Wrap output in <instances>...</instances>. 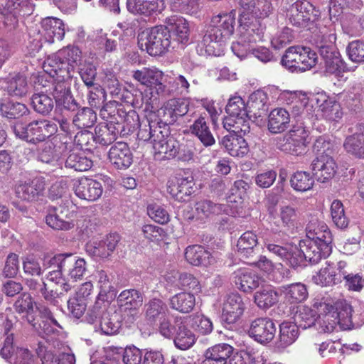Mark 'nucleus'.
<instances>
[{
    "instance_id": "f257e3e1",
    "label": "nucleus",
    "mask_w": 364,
    "mask_h": 364,
    "mask_svg": "<svg viewBox=\"0 0 364 364\" xmlns=\"http://www.w3.org/2000/svg\"><path fill=\"white\" fill-rule=\"evenodd\" d=\"M317 322L323 332H331L336 325L343 330L353 326L352 307L344 300L334 301L330 297H316L312 307L303 306L294 317L299 328L306 329Z\"/></svg>"
},
{
    "instance_id": "f03ea898",
    "label": "nucleus",
    "mask_w": 364,
    "mask_h": 364,
    "mask_svg": "<svg viewBox=\"0 0 364 364\" xmlns=\"http://www.w3.org/2000/svg\"><path fill=\"white\" fill-rule=\"evenodd\" d=\"M235 26V14L232 11L213 16L201 42L206 52L216 55L214 49L230 38L234 33Z\"/></svg>"
},
{
    "instance_id": "7ed1b4c3",
    "label": "nucleus",
    "mask_w": 364,
    "mask_h": 364,
    "mask_svg": "<svg viewBox=\"0 0 364 364\" xmlns=\"http://www.w3.org/2000/svg\"><path fill=\"white\" fill-rule=\"evenodd\" d=\"M228 116L223 119V127L233 132H243L247 134L250 132V118L247 104L240 96L230 98L225 107Z\"/></svg>"
},
{
    "instance_id": "20e7f679",
    "label": "nucleus",
    "mask_w": 364,
    "mask_h": 364,
    "mask_svg": "<svg viewBox=\"0 0 364 364\" xmlns=\"http://www.w3.org/2000/svg\"><path fill=\"white\" fill-rule=\"evenodd\" d=\"M138 43L151 56L164 54L171 45V35L168 26H156L146 29L138 36Z\"/></svg>"
},
{
    "instance_id": "39448f33",
    "label": "nucleus",
    "mask_w": 364,
    "mask_h": 364,
    "mask_svg": "<svg viewBox=\"0 0 364 364\" xmlns=\"http://www.w3.org/2000/svg\"><path fill=\"white\" fill-rule=\"evenodd\" d=\"M12 129L17 138L32 144L44 142L58 129L55 123L46 119L33 120L26 125L16 124Z\"/></svg>"
},
{
    "instance_id": "423d86ee",
    "label": "nucleus",
    "mask_w": 364,
    "mask_h": 364,
    "mask_svg": "<svg viewBox=\"0 0 364 364\" xmlns=\"http://www.w3.org/2000/svg\"><path fill=\"white\" fill-rule=\"evenodd\" d=\"M321 17V11L311 2L298 0L286 9V19L289 24L310 30Z\"/></svg>"
},
{
    "instance_id": "0eeeda50",
    "label": "nucleus",
    "mask_w": 364,
    "mask_h": 364,
    "mask_svg": "<svg viewBox=\"0 0 364 364\" xmlns=\"http://www.w3.org/2000/svg\"><path fill=\"white\" fill-rule=\"evenodd\" d=\"M310 126L306 122L293 125L291 129L285 135L278 137L276 146L287 154L299 156L306 149Z\"/></svg>"
},
{
    "instance_id": "6e6552de",
    "label": "nucleus",
    "mask_w": 364,
    "mask_h": 364,
    "mask_svg": "<svg viewBox=\"0 0 364 364\" xmlns=\"http://www.w3.org/2000/svg\"><path fill=\"white\" fill-rule=\"evenodd\" d=\"M82 60V52L76 46H67L49 56L44 62L43 68L46 73L55 74L60 73H69L70 69L79 66Z\"/></svg>"
},
{
    "instance_id": "1a4fd4ad",
    "label": "nucleus",
    "mask_w": 364,
    "mask_h": 364,
    "mask_svg": "<svg viewBox=\"0 0 364 364\" xmlns=\"http://www.w3.org/2000/svg\"><path fill=\"white\" fill-rule=\"evenodd\" d=\"M238 33L242 41L256 43L264 41L265 24L254 15L242 12L240 15Z\"/></svg>"
},
{
    "instance_id": "9d476101",
    "label": "nucleus",
    "mask_w": 364,
    "mask_h": 364,
    "mask_svg": "<svg viewBox=\"0 0 364 364\" xmlns=\"http://www.w3.org/2000/svg\"><path fill=\"white\" fill-rule=\"evenodd\" d=\"M34 7L32 0H6L5 6L1 11L4 24L10 28H16L19 17L31 15Z\"/></svg>"
},
{
    "instance_id": "9b49d317",
    "label": "nucleus",
    "mask_w": 364,
    "mask_h": 364,
    "mask_svg": "<svg viewBox=\"0 0 364 364\" xmlns=\"http://www.w3.org/2000/svg\"><path fill=\"white\" fill-rule=\"evenodd\" d=\"M134 80L145 85L151 90V94L156 92L158 95H164L166 86L164 84V75L156 68H143L133 71Z\"/></svg>"
},
{
    "instance_id": "f8f14e48",
    "label": "nucleus",
    "mask_w": 364,
    "mask_h": 364,
    "mask_svg": "<svg viewBox=\"0 0 364 364\" xmlns=\"http://www.w3.org/2000/svg\"><path fill=\"white\" fill-rule=\"evenodd\" d=\"M245 306L242 297L238 294H230L224 300L222 309L221 321L224 326L231 329L241 318Z\"/></svg>"
},
{
    "instance_id": "ddd939ff",
    "label": "nucleus",
    "mask_w": 364,
    "mask_h": 364,
    "mask_svg": "<svg viewBox=\"0 0 364 364\" xmlns=\"http://www.w3.org/2000/svg\"><path fill=\"white\" fill-rule=\"evenodd\" d=\"M189 106L188 98L170 99L158 111V115L164 126L168 127L169 124H174L179 117L186 114Z\"/></svg>"
},
{
    "instance_id": "4468645a",
    "label": "nucleus",
    "mask_w": 364,
    "mask_h": 364,
    "mask_svg": "<svg viewBox=\"0 0 364 364\" xmlns=\"http://www.w3.org/2000/svg\"><path fill=\"white\" fill-rule=\"evenodd\" d=\"M117 305L121 311L129 312L132 321L136 319L139 308L144 302L143 293L136 289H127L116 296Z\"/></svg>"
},
{
    "instance_id": "2eb2a0df",
    "label": "nucleus",
    "mask_w": 364,
    "mask_h": 364,
    "mask_svg": "<svg viewBox=\"0 0 364 364\" xmlns=\"http://www.w3.org/2000/svg\"><path fill=\"white\" fill-rule=\"evenodd\" d=\"M276 331V326L271 318L260 317L251 322L248 333L255 341L264 344L272 341Z\"/></svg>"
},
{
    "instance_id": "dca6fc26",
    "label": "nucleus",
    "mask_w": 364,
    "mask_h": 364,
    "mask_svg": "<svg viewBox=\"0 0 364 364\" xmlns=\"http://www.w3.org/2000/svg\"><path fill=\"white\" fill-rule=\"evenodd\" d=\"M119 240L120 236L118 234H109L104 240L87 242L85 250L92 257L107 258L114 252Z\"/></svg>"
},
{
    "instance_id": "f3484780",
    "label": "nucleus",
    "mask_w": 364,
    "mask_h": 364,
    "mask_svg": "<svg viewBox=\"0 0 364 364\" xmlns=\"http://www.w3.org/2000/svg\"><path fill=\"white\" fill-rule=\"evenodd\" d=\"M229 134L225 135L221 141L220 144L228 154L233 157H244L249 151V146L244 138L243 132H233L228 130Z\"/></svg>"
},
{
    "instance_id": "a211bd4d",
    "label": "nucleus",
    "mask_w": 364,
    "mask_h": 364,
    "mask_svg": "<svg viewBox=\"0 0 364 364\" xmlns=\"http://www.w3.org/2000/svg\"><path fill=\"white\" fill-rule=\"evenodd\" d=\"M108 159L115 168L125 170L133 163V154L127 143L118 141L111 146Z\"/></svg>"
},
{
    "instance_id": "6ab92c4d",
    "label": "nucleus",
    "mask_w": 364,
    "mask_h": 364,
    "mask_svg": "<svg viewBox=\"0 0 364 364\" xmlns=\"http://www.w3.org/2000/svg\"><path fill=\"white\" fill-rule=\"evenodd\" d=\"M314 177L321 183L331 179L336 172V164L329 154L319 155L311 163Z\"/></svg>"
},
{
    "instance_id": "aec40b11",
    "label": "nucleus",
    "mask_w": 364,
    "mask_h": 364,
    "mask_svg": "<svg viewBox=\"0 0 364 364\" xmlns=\"http://www.w3.org/2000/svg\"><path fill=\"white\" fill-rule=\"evenodd\" d=\"M93 325L96 332L105 335H114L119 332L122 327V316L119 312L105 313L104 315L94 319L93 322H88Z\"/></svg>"
},
{
    "instance_id": "412c9836",
    "label": "nucleus",
    "mask_w": 364,
    "mask_h": 364,
    "mask_svg": "<svg viewBox=\"0 0 364 364\" xmlns=\"http://www.w3.org/2000/svg\"><path fill=\"white\" fill-rule=\"evenodd\" d=\"M137 139L144 142H150L154 146L156 141L163 137L164 124L159 121L150 120L146 117L141 119L138 127Z\"/></svg>"
},
{
    "instance_id": "4be33fe9",
    "label": "nucleus",
    "mask_w": 364,
    "mask_h": 364,
    "mask_svg": "<svg viewBox=\"0 0 364 364\" xmlns=\"http://www.w3.org/2000/svg\"><path fill=\"white\" fill-rule=\"evenodd\" d=\"M127 9L134 15L151 16L165 8L164 0H127Z\"/></svg>"
},
{
    "instance_id": "5701e85b",
    "label": "nucleus",
    "mask_w": 364,
    "mask_h": 364,
    "mask_svg": "<svg viewBox=\"0 0 364 364\" xmlns=\"http://www.w3.org/2000/svg\"><path fill=\"white\" fill-rule=\"evenodd\" d=\"M189 131L205 147L215 144V137L210 128L209 118L206 113L201 114L194 120L189 127Z\"/></svg>"
},
{
    "instance_id": "b1692460",
    "label": "nucleus",
    "mask_w": 364,
    "mask_h": 364,
    "mask_svg": "<svg viewBox=\"0 0 364 364\" xmlns=\"http://www.w3.org/2000/svg\"><path fill=\"white\" fill-rule=\"evenodd\" d=\"M103 193L102 183L92 178H81L75 186V195L87 201H95Z\"/></svg>"
},
{
    "instance_id": "393cba45",
    "label": "nucleus",
    "mask_w": 364,
    "mask_h": 364,
    "mask_svg": "<svg viewBox=\"0 0 364 364\" xmlns=\"http://www.w3.org/2000/svg\"><path fill=\"white\" fill-rule=\"evenodd\" d=\"M145 320L150 325H156L158 321L169 315L166 303L159 298H152L144 306Z\"/></svg>"
},
{
    "instance_id": "a878e982",
    "label": "nucleus",
    "mask_w": 364,
    "mask_h": 364,
    "mask_svg": "<svg viewBox=\"0 0 364 364\" xmlns=\"http://www.w3.org/2000/svg\"><path fill=\"white\" fill-rule=\"evenodd\" d=\"M232 279L240 290L247 293L256 289L264 282L255 272L241 269L232 273Z\"/></svg>"
},
{
    "instance_id": "bb28decb",
    "label": "nucleus",
    "mask_w": 364,
    "mask_h": 364,
    "mask_svg": "<svg viewBox=\"0 0 364 364\" xmlns=\"http://www.w3.org/2000/svg\"><path fill=\"white\" fill-rule=\"evenodd\" d=\"M2 89L11 97L22 98L28 94L26 77L21 74L9 76L2 81Z\"/></svg>"
},
{
    "instance_id": "cd10ccee",
    "label": "nucleus",
    "mask_w": 364,
    "mask_h": 364,
    "mask_svg": "<svg viewBox=\"0 0 364 364\" xmlns=\"http://www.w3.org/2000/svg\"><path fill=\"white\" fill-rule=\"evenodd\" d=\"M268 102V95L264 91L258 90L252 92L247 103L250 119L265 117L269 109Z\"/></svg>"
},
{
    "instance_id": "c85d7f7f",
    "label": "nucleus",
    "mask_w": 364,
    "mask_h": 364,
    "mask_svg": "<svg viewBox=\"0 0 364 364\" xmlns=\"http://www.w3.org/2000/svg\"><path fill=\"white\" fill-rule=\"evenodd\" d=\"M235 348L228 343H219L205 352L201 364H227Z\"/></svg>"
},
{
    "instance_id": "c756f323",
    "label": "nucleus",
    "mask_w": 364,
    "mask_h": 364,
    "mask_svg": "<svg viewBox=\"0 0 364 364\" xmlns=\"http://www.w3.org/2000/svg\"><path fill=\"white\" fill-rule=\"evenodd\" d=\"M41 27L44 37L50 43L63 39L65 26L63 21L58 18L47 17L41 21Z\"/></svg>"
},
{
    "instance_id": "7c9ffc66",
    "label": "nucleus",
    "mask_w": 364,
    "mask_h": 364,
    "mask_svg": "<svg viewBox=\"0 0 364 364\" xmlns=\"http://www.w3.org/2000/svg\"><path fill=\"white\" fill-rule=\"evenodd\" d=\"M343 146L354 157L364 159V123L356 125L355 133L346 138Z\"/></svg>"
},
{
    "instance_id": "2f4dec72",
    "label": "nucleus",
    "mask_w": 364,
    "mask_h": 364,
    "mask_svg": "<svg viewBox=\"0 0 364 364\" xmlns=\"http://www.w3.org/2000/svg\"><path fill=\"white\" fill-rule=\"evenodd\" d=\"M300 247H302V252L304 254L308 263L317 264L323 258L330 255L332 249L321 246L316 242L312 240H303L299 242Z\"/></svg>"
},
{
    "instance_id": "473e14b6",
    "label": "nucleus",
    "mask_w": 364,
    "mask_h": 364,
    "mask_svg": "<svg viewBox=\"0 0 364 364\" xmlns=\"http://www.w3.org/2000/svg\"><path fill=\"white\" fill-rule=\"evenodd\" d=\"M45 187L44 178L36 177L29 183L18 185L16 189V194L23 200L33 201L42 194Z\"/></svg>"
},
{
    "instance_id": "72a5a7b5",
    "label": "nucleus",
    "mask_w": 364,
    "mask_h": 364,
    "mask_svg": "<svg viewBox=\"0 0 364 364\" xmlns=\"http://www.w3.org/2000/svg\"><path fill=\"white\" fill-rule=\"evenodd\" d=\"M322 116L329 121H338L342 117L343 112L340 104L325 95H319L315 98Z\"/></svg>"
},
{
    "instance_id": "f704fd0d",
    "label": "nucleus",
    "mask_w": 364,
    "mask_h": 364,
    "mask_svg": "<svg viewBox=\"0 0 364 364\" xmlns=\"http://www.w3.org/2000/svg\"><path fill=\"white\" fill-rule=\"evenodd\" d=\"M186 261L194 266L207 267L214 263L215 258L201 245L188 246L185 251Z\"/></svg>"
},
{
    "instance_id": "c9c22d12",
    "label": "nucleus",
    "mask_w": 364,
    "mask_h": 364,
    "mask_svg": "<svg viewBox=\"0 0 364 364\" xmlns=\"http://www.w3.org/2000/svg\"><path fill=\"white\" fill-rule=\"evenodd\" d=\"M290 124V114L284 108H276L268 115V130L272 134H279L286 131Z\"/></svg>"
},
{
    "instance_id": "e433bc0d",
    "label": "nucleus",
    "mask_w": 364,
    "mask_h": 364,
    "mask_svg": "<svg viewBox=\"0 0 364 364\" xmlns=\"http://www.w3.org/2000/svg\"><path fill=\"white\" fill-rule=\"evenodd\" d=\"M164 135L160 140L156 141L153 149L156 154H164L163 158L166 159L176 158V147L178 141L169 135L168 127L164 126Z\"/></svg>"
},
{
    "instance_id": "4c0bfd02",
    "label": "nucleus",
    "mask_w": 364,
    "mask_h": 364,
    "mask_svg": "<svg viewBox=\"0 0 364 364\" xmlns=\"http://www.w3.org/2000/svg\"><path fill=\"white\" fill-rule=\"evenodd\" d=\"M25 284L29 291L36 296L41 295L45 300L55 306L58 304L57 298L63 294L62 292L50 290L48 291L46 284L43 279L27 278L25 279Z\"/></svg>"
},
{
    "instance_id": "58836bf2",
    "label": "nucleus",
    "mask_w": 364,
    "mask_h": 364,
    "mask_svg": "<svg viewBox=\"0 0 364 364\" xmlns=\"http://www.w3.org/2000/svg\"><path fill=\"white\" fill-rule=\"evenodd\" d=\"M166 23L170 33L175 36L174 41L185 43L188 40L189 28L187 21L178 15H173L166 18Z\"/></svg>"
},
{
    "instance_id": "ea45409f",
    "label": "nucleus",
    "mask_w": 364,
    "mask_h": 364,
    "mask_svg": "<svg viewBox=\"0 0 364 364\" xmlns=\"http://www.w3.org/2000/svg\"><path fill=\"white\" fill-rule=\"evenodd\" d=\"M257 237L252 231L244 232L237 244V252L242 259L247 261L255 257L257 255Z\"/></svg>"
},
{
    "instance_id": "a19ab883",
    "label": "nucleus",
    "mask_w": 364,
    "mask_h": 364,
    "mask_svg": "<svg viewBox=\"0 0 364 364\" xmlns=\"http://www.w3.org/2000/svg\"><path fill=\"white\" fill-rule=\"evenodd\" d=\"M0 114L2 117L10 119H18L29 115L30 110L23 103L9 99H1Z\"/></svg>"
},
{
    "instance_id": "79ce46f5",
    "label": "nucleus",
    "mask_w": 364,
    "mask_h": 364,
    "mask_svg": "<svg viewBox=\"0 0 364 364\" xmlns=\"http://www.w3.org/2000/svg\"><path fill=\"white\" fill-rule=\"evenodd\" d=\"M320 56L323 60L326 73L332 75L347 70L346 63L338 49L333 51H323Z\"/></svg>"
},
{
    "instance_id": "37998d69",
    "label": "nucleus",
    "mask_w": 364,
    "mask_h": 364,
    "mask_svg": "<svg viewBox=\"0 0 364 364\" xmlns=\"http://www.w3.org/2000/svg\"><path fill=\"white\" fill-rule=\"evenodd\" d=\"M119 134V127L114 124L100 123L95 128L94 141L102 146L112 144Z\"/></svg>"
},
{
    "instance_id": "c03bdc74",
    "label": "nucleus",
    "mask_w": 364,
    "mask_h": 364,
    "mask_svg": "<svg viewBox=\"0 0 364 364\" xmlns=\"http://www.w3.org/2000/svg\"><path fill=\"white\" fill-rule=\"evenodd\" d=\"M173 335L175 346L182 350H188L196 343L195 334L182 322H176Z\"/></svg>"
},
{
    "instance_id": "a18cd8bd",
    "label": "nucleus",
    "mask_w": 364,
    "mask_h": 364,
    "mask_svg": "<svg viewBox=\"0 0 364 364\" xmlns=\"http://www.w3.org/2000/svg\"><path fill=\"white\" fill-rule=\"evenodd\" d=\"M336 41V35L333 28L323 27L315 34L314 37V41L319 54L323 50L324 52L337 50L335 46Z\"/></svg>"
},
{
    "instance_id": "49530a36",
    "label": "nucleus",
    "mask_w": 364,
    "mask_h": 364,
    "mask_svg": "<svg viewBox=\"0 0 364 364\" xmlns=\"http://www.w3.org/2000/svg\"><path fill=\"white\" fill-rule=\"evenodd\" d=\"M86 271V262L73 253H67L64 267V275L67 274L74 280L80 279Z\"/></svg>"
},
{
    "instance_id": "de8ad7c7",
    "label": "nucleus",
    "mask_w": 364,
    "mask_h": 364,
    "mask_svg": "<svg viewBox=\"0 0 364 364\" xmlns=\"http://www.w3.org/2000/svg\"><path fill=\"white\" fill-rule=\"evenodd\" d=\"M170 307L180 313L188 314L192 311L196 305V297L193 294L188 292L178 293L169 299Z\"/></svg>"
},
{
    "instance_id": "09e8293b",
    "label": "nucleus",
    "mask_w": 364,
    "mask_h": 364,
    "mask_svg": "<svg viewBox=\"0 0 364 364\" xmlns=\"http://www.w3.org/2000/svg\"><path fill=\"white\" fill-rule=\"evenodd\" d=\"M49 95L45 94V92H37L31 98L33 110L43 117L49 115L54 107L55 100Z\"/></svg>"
},
{
    "instance_id": "8fccbe9b",
    "label": "nucleus",
    "mask_w": 364,
    "mask_h": 364,
    "mask_svg": "<svg viewBox=\"0 0 364 364\" xmlns=\"http://www.w3.org/2000/svg\"><path fill=\"white\" fill-rule=\"evenodd\" d=\"M67 253L58 254L53 257H46L44 258L43 266L47 269H50L48 274V278L51 281H57L64 276V267Z\"/></svg>"
},
{
    "instance_id": "3c124183",
    "label": "nucleus",
    "mask_w": 364,
    "mask_h": 364,
    "mask_svg": "<svg viewBox=\"0 0 364 364\" xmlns=\"http://www.w3.org/2000/svg\"><path fill=\"white\" fill-rule=\"evenodd\" d=\"M62 213L58 208H49L45 218L46 223L53 230L64 231L71 230L75 226L74 223L64 219L61 215Z\"/></svg>"
},
{
    "instance_id": "603ef678",
    "label": "nucleus",
    "mask_w": 364,
    "mask_h": 364,
    "mask_svg": "<svg viewBox=\"0 0 364 364\" xmlns=\"http://www.w3.org/2000/svg\"><path fill=\"white\" fill-rule=\"evenodd\" d=\"M279 227L284 228V231L289 233H294L297 225L298 212L296 208L292 205H284L279 208Z\"/></svg>"
},
{
    "instance_id": "864d4df0",
    "label": "nucleus",
    "mask_w": 364,
    "mask_h": 364,
    "mask_svg": "<svg viewBox=\"0 0 364 364\" xmlns=\"http://www.w3.org/2000/svg\"><path fill=\"white\" fill-rule=\"evenodd\" d=\"M116 299V296L98 293L95 301L87 313V322H93L94 319L109 313L107 308L109 304Z\"/></svg>"
},
{
    "instance_id": "5fc2aeb1",
    "label": "nucleus",
    "mask_w": 364,
    "mask_h": 364,
    "mask_svg": "<svg viewBox=\"0 0 364 364\" xmlns=\"http://www.w3.org/2000/svg\"><path fill=\"white\" fill-rule=\"evenodd\" d=\"M92 166V161L83 153L70 151L65 160V167L75 171H86Z\"/></svg>"
},
{
    "instance_id": "6e6d98bb",
    "label": "nucleus",
    "mask_w": 364,
    "mask_h": 364,
    "mask_svg": "<svg viewBox=\"0 0 364 364\" xmlns=\"http://www.w3.org/2000/svg\"><path fill=\"white\" fill-rule=\"evenodd\" d=\"M281 291L285 299L291 304L305 301L309 294L306 285L300 282L283 285L281 287Z\"/></svg>"
},
{
    "instance_id": "4d7b16f0",
    "label": "nucleus",
    "mask_w": 364,
    "mask_h": 364,
    "mask_svg": "<svg viewBox=\"0 0 364 364\" xmlns=\"http://www.w3.org/2000/svg\"><path fill=\"white\" fill-rule=\"evenodd\" d=\"M227 364H266V360L257 351L234 350Z\"/></svg>"
},
{
    "instance_id": "13d9d810",
    "label": "nucleus",
    "mask_w": 364,
    "mask_h": 364,
    "mask_svg": "<svg viewBox=\"0 0 364 364\" xmlns=\"http://www.w3.org/2000/svg\"><path fill=\"white\" fill-rule=\"evenodd\" d=\"M125 109L121 104L117 101H110L102 107L100 109L101 115L103 118H107L109 120L107 124H114L117 127H120V124L122 122V117Z\"/></svg>"
},
{
    "instance_id": "bf43d9fd",
    "label": "nucleus",
    "mask_w": 364,
    "mask_h": 364,
    "mask_svg": "<svg viewBox=\"0 0 364 364\" xmlns=\"http://www.w3.org/2000/svg\"><path fill=\"white\" fill-rule=\"evenodd\" d=\"M278 346L286 348L292 344L299 336V327L295 323L282 322L280 326Z\"/></svg>"
},
{
    "instance_id": "052dcab7",
    "label": "nucleus",
    "mask_w": 364,
    "mask_h": 364,
    "mask_svg": "<svg viewBox=\"0 0 364 364\" xmlns=\"http://www.w3.org/2000/svg\"><path fill=\"white\" fill-rule=\"evenodd\" d=\"M53 75H55V73ZM70 80L69 73L58 72V73L55 74L50 92V95L53 96L55 100L71 92Z\"/></svg>"
},
{
    "instance_id": "680f3d73",
    "label": "nucleus",
    "mask_w": 364,
    "mask_h": 364,
    "mask_svg": "<svg viewBox=\"0 0 364 364\" xmlns=\"http://www.w3.org/2000/svg\"><path fill=\"white\" fill-rule=\"evenodd\" d=\"M73 118V124L78 129L92 127L97 121L95 112L90 107H82L77 110Z\"/></svg>"
},
{
    "instance_id": "e2e57ef3",
    "label": "nucleus",
    "mask_w": 364,
    "mask_h": 364,
    "mask_svg": "<svg viewBox=\"0 0 364 364\" xmlns=\"http://www.w3.org/2000/svg\"><path fill=\"white\" fill-rule=\"evenodd\" d=\"M254 299L260 309H268L278 301V294L271 287H263L255 294Z\"/></svg>"
},
{
    "instance_id": "0e129e2a",
    "label": "nucleus",
    "mask_w": 364,
    "mask_h": 364,
    "mask_svg": "<svg viewBox=\"0 0 364 364\" xmlns=\"http://www.w3.org/2000/svg\"><path fill=\"white\" fill-rule=\"evenodd\" d=\"M196 210L198 215L210 217L225 212L227 207L225 205L214 203L210 200H203L196 203Z\"/></svg>"
},
{
    "instance_id": "69168bd1",
    "label": "nucleus",
    "mask_w": 364,
    "mask_h": 364,
    "mask_svg": "<svg viewBox=\"0 0 364 364\" xmlns=\"http://www.w3.org/2000/svg\"><path fill=\"white\" fill-rule=\"evenodd\" d=\"M290 183L294 190L304 192L313 187L314 179L306 171H296L291 177Z\"/></svg>"
},
{
    "instance_id": "338daca9",
    "label": "nucleus",
    "mask_w": 364,
    "mask_h": 364,
    "mask_svg": "<svg viewBox=\"0 0 364 364\" xmlns=\"http://www.w3.org/2000/svg\"><path fill=\"white\" fill-rule=\"evenodd\" d=\"M95 277L97 279L100 294L117 296V289L114 287L112 279L106 271L102 269L97 271Z\"/></svg>"
},
{
    "instance_id": "774afa93",
    "label": "nucleus",
    "mask_w": 364,
    "mask_h": 364,
    "mask_svg": "<svg viewBox=\"0 0 364 364\" xmlns=\"http://www.w3.org/2000/svg\"><path fill=\"white\" fill-rule=\"evenodd\" d=\"M348 59L355 63H364V41L354 40L346 46Z\"/></svg>"
}]
</instances>
